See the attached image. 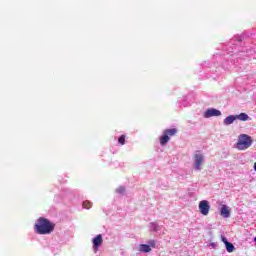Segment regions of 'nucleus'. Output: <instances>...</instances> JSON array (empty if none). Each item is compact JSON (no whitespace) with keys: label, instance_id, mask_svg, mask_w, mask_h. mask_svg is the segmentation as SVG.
<instances>
[{"label":"nucleus","instance_id":"1","mask_svg":"<svg viewBox=\"0 0 256 256\" xmlns=\"http://www.w3.org/2000/svg\"><path fill=\"white\" fill-rule=\"evenodd\" d=\"M38 235H49L55 231V223H52L47 218H39L34 226Z\"/></svg>","mask_w":256,"mask_h":256},{"label":"nucleus","instance_id":"2","mask_svg":"<svg viewBox=\"0 0 256 256\" xmlns=\"http://www.w3.org/2000/svg\"><path fill=\"white\" fill-rule=\"evenodd\" d=\"M253 144V139L251 136L247 134H241L238 136V141L236 143V147L239 151H245V149H249Z\"/></svg>","mask_w":256,"mask_h":256},{"label":"nucleus","instance_id":"3","mask_svg":"<svg viewBox=\"0 0 256 256\" xmlns=\"http://www.w3.org/2000/svg\"><path fill=\"white\" fill-rule=\"evenodd\" d=\"M177 132H178L177 128L164 130L163 135L160 137V145L162 146L167 145L171 137H175L177 135Z\"/></svg>","mask_w":256,"mask_h":256},{"label":"nucleus","instance_id":"4","mask_svg":"<svg viewBox=\"0 0 256 256\" xmlns=\"http://www.w3.org/2000/svg\"><path fill=\"white\" fill-rule=\"evenodd\" d=\"M211 209V206L209 205V201L202 200L199 202V211L202 215H209V211Z\"/></svg>","mask_w":256,"mask_h":256},{"label":"nucleus","instance_id":"5","mask_svg":"<svg viewBox=\"0 0 256 256\" xmlns=\"http://www.w3.org/2000/svg\"><path fill=\"white\" fill-rule=\"evenodd\" d=\"M220 115H221V111H219L215 108H210V109L206 110L204 113L205 119H209L211 117H220Z\"/></svg>","mask_w":256,"mask_h":256},{"label":"nucleus","instance_id":"6","mask_svg":"<svg viewBox=\"0 0 256 256\" xmlns=\"http://www.w3.org/2000/svg\"><path fill=\"white\" fill-rule=\"evenodd\" d=\"M194 163H195V169L197 171H200L201 165H203V154H195Z\"/></svg>","mask_w":256,"mask_h":256},{"label":"nucleus","instance_id":"7","mask_svg":"<svg viewBox=\"0 0 256 256\" xmlns=\"http://www.w3.org/2000/svg\"><path fill=\"white\" fill-rule=\"evenodd\" d=\"M221 240L224 243V245H226L227 253H233V251H235V246L233 245V243L227 241V238L225 236H221Z\"/></svg>","mask_w":256,"mask_h":256},{"label":"nucleus","instance_id":"8","mask_svg":"<svg viewBox=\"0 0 256 256\" xmlns=\"http://www.w3.org/2000/svg\"><path fill=\"white\" fill-rule=\"evenodd\" d=\"M102 243H103V236L101 234L94 237V239H93L94 250L97 251V249H99V247H101Z\"/></svg>","mask_w":256,"mask_h":256},{"label":"nucleus","instance_id":"9","mask_svg":"<svg viewBox=\"0 0 256 256\" xmlns=\"http://www.w3.org/2000/svg\"><path fill=\"white\" fill-rule=\"evenodd\" d=\"M220 215L225 219H228V217H231V209H229L227 205H223L220 210Z\"/></svg>","mask_w":256,"mask_h":256},{"label":"nucleus","instance_id":"10","mask_svg":"<svg viewBox=\"0 0 256 256\" xmlns=\"http://www.w3.org/2000/svg\"><path fill=\"white\" fill-rule=\"evenodd\" d=\"M236 120L237 117L235 115H230L224 119V125H231Z\"/></svg>","mask_w":256,"mask_h":256},{"label":"nucleus","instance_id":"11","mask_svg":"<svg viewBox=\"0 0 256 256\" xmlns=\"http://www.w3.org/2000/svg\"><path fill=\"white\" fill-rule=\"evenodd\" d=\"M236 119H239V121H249V115L240 113L239 115H236Z\"/></svg>","mask_w":256,"mask_h":256},{"label":"nucleus","instance_id":"12","mask_svg":"<svg viewBox=\"0 0 256 256\" xmlns=\"http://www.w3.org/2000/svg\"><path fill=\"white\" fill-rule=\"evenodd\" d=\"M140 251H142V253H150L151 246H149L147 244H141L140 245Z\"/></svg>","mask_w":256,"mask_h":256},{"label":"nucleus","instance_id":"13","mask_svg":"<svg viewBox=\"0 0 256 256\" xmlns=\"http://www.w3.org/2000/svg\"><path fill=\"white\" fill-rule=\"evenodd\" d=\"M82 205L84 209H89L91 207V202L89 200H86L83 202Z\"/></svg>","mask_w":256,"mask_h":256},{"label":"nucleus","instance_id":"14","mask_svg":"<svg viewBox=\"0 0 256 256\" xmlns=\"http://www.w3.org/2000/svg\"><path fill=\"white\" fill-rule=\"evenodd\" d=\"M118 143H120V145H125V135H121L118 138Z\"/></svg>","mask_w":256,"mask_h":256},{"label":"nucleus","instance_id":"15","mask_svg":"<svg viewBox=\"0 0 256 256\" xmlns=\"http://www.w3.org/2000/svg\"><path fill=\"white\" fill-rule=\"evenodd\" d=\"M117 193H120V195H123L125 193V187H119L116 189Z\"/></svg>","mask_w":256,"mask_h":256},{"label":"nucleus","instance_id":"16","mask_svg":"<svg viewBox=\"0 0 256 256\" xmlns=\"http://www.w3.org/2000/svg\"><path fill=\"white\" fill-rule=\"evenodd\" d=\"M151 247H155V240L150 241Z\"/></svg>","mask_w":256,"mask_h":256}]
</instances>
